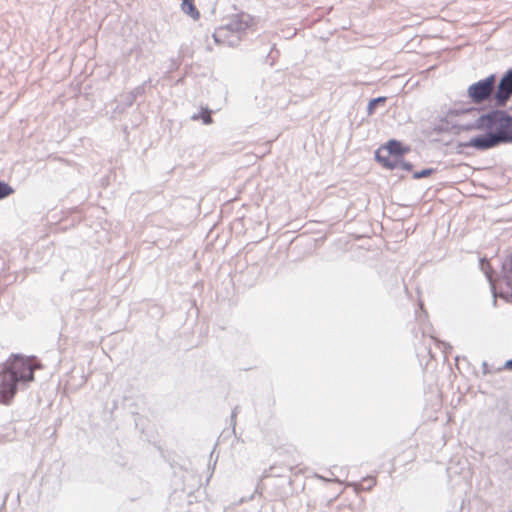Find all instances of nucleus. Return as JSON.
<instances>
[{
    "label": "nucleus",
    "mask_w": 512,
    "mask_h": 512,
    "mask_svg": "<svg viewBox=\"0 0 512 512\" xmlns=\"http://www.w3.org/2000/svg\"><path fill=\"white\" fill-rule=\"evenodd\" d=\"M198 118H199V116H198V115H193V116H192V119H193V120H197Z\"/></svg>",
    "instance_id": "obj_23"
},
{
    "label": "nucleus",
    "mask_w": 512,
    "mask_h": 512,
    "mask_svg": "<svg viewBox=\"0 0 512 512\" xmlns=\"http://www.w3.org/2000/svg\"><path fill=\"white\" fill-rule=\"evenodd\" d=\"M14 193V189L7 183L0 180V200Z\"/></svg>",
    "instance_id": "obj_11"
},
{
    "label": "nucleus",
    "mask_w": 512,
    "mask_h": 512,
    "mask_svg": "<svg viewBox=\"0 0 512 512\" xmlns=\"http://www.w3.org/2000/svg\"><path fill=\"white\" fill-rule=\"evenodd\" d=\"M182 3L180 5L181 11L191 17L194 21H197L200 18V12L197 7L194 5V0H181Z\"/></svg>",
    "instance_id": "obj_9"
},
{
    "label": "nucleus",
    "mask_w": 512,
    "mask_h": 512,
    "mask_svg": "<svg viewBox=\"0 0 512 512\" xmlns=\"http://www.w3.org/2000/svg\"><path fill=\"white\" fill-rule=\"evenodd\" d=\"M503 369L512 370V359L507 360L502 367L497 368V371H502Z\"/></svg>",
    "instance_id": "obj_18"
},
{
    "label": "nucleus",
    "mask_w": 512,
    "mask_h": 512,
    "mask_svg": "<svg viewBox=\"0 0 512 512\" xmlns=\"http://www.w3.org/2000/svg\"><path fill=\"white\" fill-rule=\"evenodd\" d=\"M247 27L246 23L232 20L225 26H221L215 30L213 33V38L216 43H227L228 45H233L235 42L233 40H228V34L230 32H240Z\"/></svg>",
    "instance_id": "obj_6"
},
{
    "label": "nucleus",
    "mask_w": 512,
    "mask_h": 512,
    "mask_svg": "<svg viewBox=\"0 0 512 512\" xmlns=\"http://www.w3.org/2000/svg\"><path fill=\"white\" fill-rule=\"evenodd\" d=\"M496 76L489 75L485 79H481L471 84L467 90L468 97L476 104L489 100L495 93Z\"/></svg>",
    "instance_id": "obj_4"
},
{
    "label": "nucleus",
    "mask_w": 512,
    "mask_h": 512,
    "mask_svg": "<svg viewBox=\"0 0 512 512\" xmlns=\"http://www.w3.org/2000/svg\"><path fill=\"white\" fill-rule=\"evenodd\" d=\"M297 466L295 465V462H288L284 464L283 466H280L278 464H274L269 468L270 476L274 477H284L288 472H293Z\"/></svg>",
    "instance_id": "obj_8"
},
{
    "label": "nucleus",
    "mask_w": 512,
    "mask_h": 512,
    "mask_svg": "<svg viewBox=\"0 0 512 512\" xmlns=\"http://www.w3.org/2000/svg\"><path fill=\"white\" fill-rule=\"evenodd\" d=\"M396 163H397V168L396 169H401V170H404V171H411L412 170V167L413 165L410 163V162H407L401 158L399 159H396Z\"/></svg>",
    "instance_id": "obj_14"
},
{
    "label": "nucleus",
    "mask_w": 512,
    "mask_h": 512,
    "mask_svg": "<svg viewBox=\"0 0 512 512\" xmlns=\"http://www.w3.org/2000/svg\"><path fill=\"white\" fill-rule=\"evenodd\" d=\"M484 114L475 107L465 109L453 108L446 115V121L451 125L454 134L461 131L483 130Z\"/></svg>",
    "instance_id": "obj_3"
},
{
    "label": "nucleus",
    "mask_w": 512,
    "mask_h": 512,
    "mask_svg": "<svg viewBox=\"0 0 512 512\" xmlns=\"http://www.w3.org/2000/svg\"><path fill=\"white\" fill-rule=\"evenodd\" d=\"M485 134L475 136L460 147H473L479 151L494 148L503 143H512V116L503 110H492L484 114Z\"/></svg>",
    "instance_id": "obj_1"
},
{
    "label": "nucleus",
    "mask_w": 512,
    "mask_h": 512,
    "mask_svg": "<svg viewBox=\"0 0 512 512\" xmlns=\"http://www.w3.org/2000/svg\"><path fill=\"white\" fill-rule=\"evenodd\" d=\"M237 414H238V406H236L233 410H232V413H231V423L233 425V428L235 427L236 425V417H237Z\"/></svg>",
    "instance_id": "obj_19"
},
{
    "label": "nucleus",
    "mask_w": 512,
    "mask_h": 512,
    "mask_svg": "<svg viewBox=\"0 0 512 512\" xmlns=\"http://www.w3.org/2000/svg\"><path fill=\"white\" fill-rule=\"evenodd\" d=\"M386 98L385 97H377L374 99H371L367 106V113L369 115H372L375 112V108L380 103H385Z\"/></svg>",
    "instance_id": "obj_12"
},
{
    "label": "nucleus",
    "mask_w": 512,
    "mask_h": 512,
    "mask_svg": "<svg viewBox=\"0 0 512 512\" xmlns=\"http://www.w3.org/2000/svg\"><path fill=\"white\" fill-rule=\"evenodd\" d=\"M367 482H368V488H371V486L375 484L374 479H369V480H367Z\"/></svg>",
    "instance_id": "obj_22"
},
{
    "label": "nucleus",
    "mask_w": 512,
    "mask_h": 512,
    "mask_svg": "<svg viewBox=\"0 0 512 512\" xmlns=\"http://www.w3.org/2000/svg\"><path fill=\"white\" fill-rule=\"evenodd\" d=\"M35 367L30 359L15 355L8 360L6 368L0 375V402L8 404L17 392L19 382H30L34 379Z\"/></svg>",
    "instance_id": "obj_2"
},
{
    "label": "nucleus",
    "mask_w": 512,
    "mask_h": 512,
    "mask_svg": "<svg viewBox=\"0 0 512 512\" xmlns=\"http://www.w3.org/2000/svg\"><path fill=\"white\" fill-rule=\"evenodd\" d=\"M434 172V169L427 168L413 174L414 179H421L430 176Z\"/></svg>",
    "instance_id": "obj_15"
},
{
    "label": "nucleus",
    "mask_w": 512,
    "mask_h": 512,
    "mask_svg": "<svg viewBox=\"0 0 512 512\" xmlns=\"http://www.w3.org/2000/svg\"><path fill=\"white\" fill-rule=\"evenodd\" d=\"M204 124H210L212 123V117L210 115V112L205 111V113L201 116Z\"/></svg>",
    "instance_id": "obj_17"
},
{
    "label": "nucleus",
    "mask_w": 512,
    "mask_h": 512,
    "mask_svg": "<svg viewBox=\"0 0 512 512\" xmlns=\"http://www.w3.org/2000/svg\"><path fill=\"white\" fill-rule=\"evenodd\" d=\"M487 277H488L489 282H490V284H491L492 292H493V295H494L493 304H494V305H496V303H497V300H496L497 294H496V291H495V286H494V284L492 283L491 276L487 275Z\"/></svg>",
    "instance_id": "obj_20"
},
{
    "label": "nucleus",
    "mask_w": 512,
    "mask_h": 512,
    "mask_svg": "<svg viewBox=\"0 0 512 512\" xmlns=\"http://www.w3.org/2000/svg\"><path fill=\"white\" fill-rule=\"evenodd\" d=\"M409 149L403 147L400 141L395 139L389 140L386 144L384 151L390 154L394 159H399Z\"/></svg>",
    "instance_id": "obj_7"
},
{
    "label": "nucleus",
    "mask_w": 512,
    "mask_h": 512,
    "mask_svg": "<svg viewBox=\"0 0 512 512\" xmlns=\"http://www.w3.org/2000/svg\"><path fill=\"white\" fill-rule=\"evenodd\" d=\"M147 82H144L142 85L137 86L134 88L130 94V104L139 96L143 95L145 92V86Z\"/></svg>",
    "instance_id": "obj_13"
},
{
    "label": "nucleus",
    "mask_w": 512,
    "mask_h": 512,
    "mask_svg": "<svg viewBox=\"0 0 512 512\" xmlns=\"http://www.w3.org/2000/svg\"><path fill=\"white\" fill-rule=\"evenodd\" d=\"M494 372H498L497 368L496 369L490 368L486 361H484L482 363V373H483V375H488V374H491V373H494Z\"/></svg>",
    "instance_id": "obj_16"
},
{
    "label": "nucleus",
    "mask_w": 512,
    "mask_h": 512,
    "mask_svg": "<svg viewBox=\"0 0 512 512\" xmlns=\"http://www.w3.org/2000/svg\"><path fill=\"white\" fill-rule=\"evenodd\" d=\"M512 96V68L500 79L495 88L494 100L498 106H504Z\"/></svg>",
    "instance_id": "obj_5"
},
{
    "label": "nucleus",
    "mask_w": 512,
    "mask_h": 512,
    "mask_svg": "<svg viewBox=\"0 0 512 512\" xmlns=\"http://www.w3.org/2000/svg\"><path fill=\"white\" fill-rule=\"evenodd\" d=\"M376 160L383 164L384 167L389 169H396L397 163L396 159H394L390 154L387 153V155H383V150H378L376 152Z\"/></svg>",
    "instance_id": "obj_10"
},
{
    "label": "nucleus",
    "mask_w": 512,
    "mask_h": 512,
    "mask_svg": "<svg viewBox=\"0 0 512 512\" xmlns=\"http://www.w3.org/2000/svg\"><path fill=\"white\" fill-rule=\"evenodd\" d=\"M505 278L507 279V283L510 287H512V276L506 274Z\"/></svg>",
    "instance_id": "obj_21"
}]
</instances>
